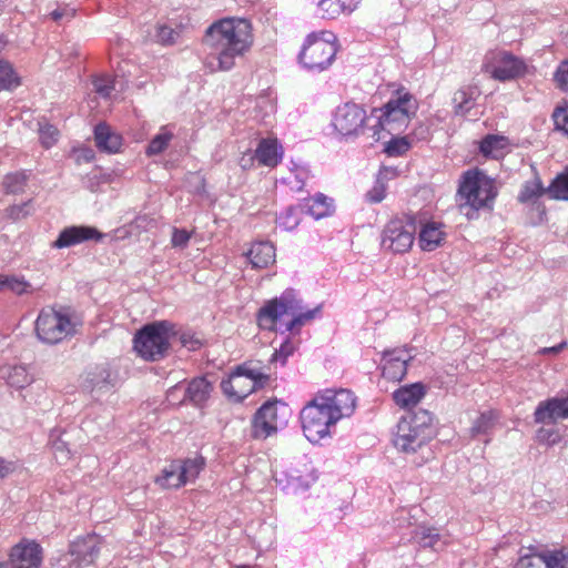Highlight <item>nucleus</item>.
Instances as JSON below:
<instances>
[{"label": "nucleus", "instance_id": "obj_1", "mask_svg": "<svg viewBox=\"0 0 568 568\" xmlns=\"http://www.w3.org/2000/svg\"><path fill=\"white\" fill-rule=\"evenodd\" d=\"M254 36L250 20L226 17L214 21L205 31L204 44L210 52L206 67L215 71H229L235 65V59L243 57L253 45Z\"/></svg>", "mask_w": 568, "mask_h": 568}, {"label": "nucleus", "instance_id": "obj_2", "mask_svg": "<svg viewBox=\"0 0 568 568\" xmlns=\"http://www.w3.org/2000/svg\"><path fill=\"white\" fill-rule=\"evenodd\" d=\"M293 290L285 291L280 297L268 301L257 314V323L262 329L293 332L296 327L314 318L316 310L303 311Z\"/></svg>", "mask_w": 568, "mask_h": 568}, {"label": "nucleus", "instance_id": "obj_3", "mask_svg": "<svg viewBox=\"0 0 568 568\" xmlns=\"http://www.w3.org/2000/svg\"><path fill=\"white\" fill-rule=\"evenodd\" d=\"M417 112V102L409 93L392 98L383 108L373 109L369 114V139L381 141L387 135L404 132Z\"/></svg>", "mask_w": 568, "mask_h": 568}, {"label": "nucleus", "instance_id": "obj_4", "mask_svg": "<svg viewBox=\"0 0 568 568\" xmlns=\"http://www.w3.org/2000/svg\"><path fill=\"white\" fill-rule=\"evenodd\" d=\"M432 415L425 409L407 412L398 422L393 438L395 447L415 453L432 438Z\"/></svg>", "mask_w": 568, "mask_h": 568}, {"label": "nucleus", "instance_id": "obj_5", "mask_svg": "<svg viewBox=\"0 0 568 568\" xmlns=\"http://www.w3.org/2000/svg\"><path fill=\"white\" fill-rule=\"evenodd\" d=\"M270 374L253 361L237 365L227 378L221 382L223 394L233 402H242L254 390L264 387Z\"/></svg>", "mask_w": 568, "mask_h": 568}, {"label": "nucleus", "instance_id": "obj_6", "mask_svg": "<svg viewBox=\"0 0 568 568\" xmlns=\"http://www.w3.org/2000/svg\"><path fill=\"white\" fill-rule=\"evenodd\" d=\"M173 327L166 321L145 325L133 338L134 351L145 361L162 359L169 351L170 338L174 334Z\"/></svg>", "mask_w": 568, "mask_h": 568}, {"label": "nucleus", "instance_id": "obj_7", "mask_svg": "<svg viewBox=\"0 0 568 568\" xmlns=\"http://www.w3.org/2000/svg\"><path fill=\"white\" fill-rule=\"evenodd\" d=\"M336 52V37L329 31H322L307 36L298 59L304 68L323 71L332 64Z\"/></svg>", "mask_w": 568, "mask_h": 568}, {"label": "nucleus", "instance_id": "obj_8", "mask_svg": "<svg viewBox=\"0 0 568 568\" xmlns=\"http://www.w3.org/2000/svg\"><path fill=\"white\" fill-rule=\"evenodd\" d=\"M369 115L366 110L355 103L345 102L338 105L333 112V130L345 140H353L361 135L369 138Z\"/></svg>", "mask_w": 568, "mask_h": 568}, {"label": "nucleus", "instance_id": "obj_9", "mask_svg": "<svg viewBox=\"0 0 568 568\" xmlns=\"http://www.w3.org/2000/svg\"><path fill=\"white\" fill-rule=\"evenodd\" d=\"M458 194L464 200L460 207L478 211L487 206L496 196L494 180L480 171H467L463 175Z\"/></svg>", "mask_w": 568, "mask_h": 568}, {"label": "nucleus", "instance_id": "obj_10", "mask_svg": "<svg viewBox=\"0 0 568 568\" xmlns=\"http://www.w3.org/2000/svg\"><path fill=\"white\" fill-rule=\"evenodd\" d=\"M481 71L494 80L507 82L526 75L529 67L509 51L490 50L484 57Z\"/></svg>", "mask_w": 568, "mask_h": 568}, {"label": "nucleus", "instance_id": "obj_11", "mask_svg": "<svg viewBox=\"0 0 568 568\" xmlns=\"http://www.w3.org/2000/svg\"><path fill=\"white\" fill-rule=\"evenodd\" d=\"M36 334L42 343L54 345L74 334V324L65 313L47 307L37 317Z\"/></svg>", "mask_w": 568, "mask_h": 568}, {"label": "nucleus", "instance_id": "obj_12", "mask_svg": "<svg viewBox=\"0 0 568 568\" xmlns=\"http://www.w3.org/2000/svg\"><path fill=\"white\" fill-rule=\"evenodd\" d=\"M300 418L303 433L311 443H318L321 439L329 437L331 427L336 424L317 395L303 407Z\"/></svg>", "mask_w": 568, "mask_h": 568}, {"label": "nucleus", "instance_id": "obj_13", "mask_svg": "<svg viewBox=\"0 0 568 568\" xmlns=\"http://www.w3.org/2000/svg\"><path fill=\"white\" fill-rule=\"evenodd\" d=\"M417 231L413 216L390 220L382 235V246L393 253H405L413 246Z\"/></svg>", "mask_w": 568, "mask_h": 568}, {"label": "nucleus", "instance_id": "obj_14", "mask_svg": "<svg viewBox=\"0 0 568 568\" xmlns=\"http://www.w3.org/2000/svg\"><path fill=\"white\" fill-rule=\"evenodd\" d=\"M336 420L349 417L356 408V397L348 389H324L316 394Z\"/></svg>", "mask_w": 568, "mask_h": 568}, {"label": "nucleus", "instance_id": "obj_15", "mask_svg": "<svg viewBox=\"0 0 568 568\" xmlns=\"http://www.w3.org/2000/svg\"><path fill=\"white\" fill-rule=\"evenodd\" d=\"M284 423L278 413V403L266 402L253 417L252 436L256 439H265L276 433Z\"/></svg>", "mask_w": 568, "mask_h": 568}, {"label": "nucleus", "instance_id": "obj_16", "mask_svg": "<svg viewBox=\"0 0 568 568\" xmlns=\"http://www.w3.org/2000/svg\"><path fill=\"white\" fill-rule=\"evenodd\" d=\"M104 234L90 225H71L64 227L52 242L51 247L57 250L68 248L85 242H101Z\"/></svg>", "mask_w": 568, "mask_h": 568}, {"label": "nucleus", "instance_id": "obj_17", "mask_svg": "<svg viewBox=\"0 0 568 568\" xmlns=\"http://www.w3.org/2000/svg\"><path fill=\"white\" fill-rule=\"evenodd\" d=\"M101 540L97 535H88L72 541L69 548L71 562L75 568H83L94 562L100 552Z\"/></svg>", "mask_w": 568, "mask_h": 568}, {"label": "nucleus", "instance_id": "obj_18", "mask_svg": "<svg viewBox=\"0 0 568 568\" xmlns=\"http://www.w3.org/2000/svg\"><path fill=\"white\" fill-rule=\"evenodd\" d=\"M413 358L406 348L387 349L383 353V376L399 382L407 373V364Z\"/></svg>", "mask_w": 568, "mask_h": 568}, {"label": "nucleus", "instance_id": "obj_19", "mask_svg": "<svg viewBox=\"0 0 568 568\" xmlns=\"http://www.w3.org/2000/svg\"><path fill=\"white\" fill-rule=\"evenodd\" d=\"M13 568H38L42 561V549L36 541H22L10 552Z\"/></svg>", "mask_w": 568, "mask_h": 568}, {"label": "nucleus", "instance_id": "obj_20", "mask_svg": "<svg viewBox=\"0 0 568 568\" xmlns=\"http://www.w3.org/2000/svg\"><path fill=\"white\" fill-rule=\"evenodd\" d=\"M284 150L277 139H261L256 149L255 156L258 165L275 168L283 159Z\"/></svg>", "mask_w": 568, "mask_h": 568}, {"label": "nucleus", "instance_id": "obj_21", "mask_svg": "<svg viewBox=\"0 0 568 568\" xmlns=\"http://www.w3.org/2000/svg\"><path fill=\"white\" fill-rule=\"evenodd\" d=\"M94 140L98 149L106 153H118L122 146V136L105 123L95 126Z\"/></svg>", "mask_w": 568, "mask_h": 568}, {"label": "nucleus", "instance_id": "obj_22", "mask_svg": "<svg viewBox=\"0 0 568 568\" xmlns=\"http://www.w3.org/2000/svg\"><path fill=\"white\" fill-rule=\"evenodd\" d=\"M300 209L315 220H320L329 216L334 212V204L332 199L323 193H317L313 197L305 199L300 203Z\"/></svg>", "mask_w": 568, "mask_h": 568}, {"label": "nucleus", "instance_id": "obj_23", "mask_svg": "<svg viewBox=\"0 0 568 568\" xmlns=\"http://www.w3.org/2000/svg\"><path fill=\"white\" fill-rule=\"evenodd\" d=\"M424 396L425 387L420 383L403 386L393 393L396 405L407 409V412H412L410 408L416 406Z\"/></svg>", "mask_w": 568, "mask_h": 568}, {"label": "nucleus", "instance_id": "obj_24", "mask_svg": "<svg viewBox=\"0 0 568 568\" xmlns=\"http://www.w3.org/2000/svg\"><path fill=\"white\" fill-rule=\"evenodd\" d=\"M561 409L560 398L552 397L540 402L534 413V419L537 424L556 423L558 419H566Z\"/></svg>", "mask_w": 568, "mask_h": 568}, {"label": "nucleus", "instance_id": "obj_25", "mask_svg": "<svg viewBox=\"0 0 568 568\" xmlns=\"http://www.w3.org/2000/svg\"><path fill=\"white\" fill-rule=\"evenodd\" d=\"M323 18L335 19L352 13L361 0H314Z\"/></svg>", "mask_w": 568, "mask_h": 568}, {"label": "nucleus", "instance_id": "obj_26", "mask_svg": "<svg viewBox=\"0 0 568 568\" xmlns=\"http://www.w3.org/2000/svg\"><path fill=\"white\" fill-rule=\"evenodd\" d=\"M246 255L253 267L265 268L275 262V247L270 242H257Z\"/></svg>", "mask_w": 568, "mask_h": 568}, {"label": "nucleus", "instance_id": "obj_27", "mask_svg": "<svg viewBox=\"0 0 568 568\" xmlns=\"http://www.w3.org/2000/svg\"><path fill=\"white\" fill-rule=\"evenodd\" d=\"M442 225L435 222L426 223L419 232V245L423 251H434L444 241Z\"/></svg>", "mask_w": 568, "mask_h": 568}, {"label": "nucleus", "instance_id": "obj_28", "mask_svg": "<svg viewBox=\"0 0 568 568\" xmlns=\"http://www.w3.org/2000/svg\"><path fill=\"white\" fill-rule=\"evenodd\" d=\"M213 389L212 384L204 377H197L190 382L185 389V396L196 406L204 404Z\"/></svg>", "mask_w": 568, "mask_h": 568}, {"label": "nucleus", "instance_id": "obj_29", "mask_svg": "<svg viewBox=\"0 0 568 568\" xmlns=\"http://www.w3.org/2000/svg\"><path fill=\"white\" fill-rule=\"evenodd\" d=\"M1 376L11 387L24 388L33 382V377L24 366H9L1 369Z\"/></svg>", "mask_w": 568, "mask_h": 568}, {"label": "nucleus", "instance_id": "obj_30", "mask_svg": "<svg viewBox=\"0 0 568 568\" xmlns=\"http://www.w3.org/2000/svg\"><path fill=\"white\" fill-rule=\"evenodd\" d=\"M176 463L180 468V476L183 477L185 484L194 481L205 466V460L201 456L180 459Z\"/></svg>", "mask_w": 568, "mask_h": 568}, {"label": "nucleus", "instance_id": "obj_31", "mask_svg": "<svg viewBox=\"0 0 568 568\" xmlns=\"http://www.w3.org/2000/svg\"><path fill=\"white\" fill-rule=\"evenodd\" d=\"M156 483L164 488H180L185 485L183 477L180 476V468L176 460L172 462L162 470L161 476L156 478Z\"/></svg>", "mask_w": 568, "mask_h": 568}, {"label": "nucleus", "instance_id": "obj_32", "mask_svg": "<svg viewBox=\"0 0 568 568\" xmlns=\"http://www.w3.org/2000/svg\"><path fill=\"white\" fill-rule=\"evenodd\" d=\"M21 84L20 77L11 63L0 60V91H11Z\"/></svg>", "mask_w": 568, "mask_h": 568}, {"label": "nucleus", "instance_id": "obj_33", "mask_svg": "<svg viewBox=\"0 0 568 568\" xmlns=\"http://www.w3.org/2000/svg\"><path fill=\"white\" fill-rule=\"evenodd\" d=\"M498 415L494 410L481 413L473 423L470 428L471 436L487 435L494 428Z\"/></svg>", "mask_w": 568, "mask_h": 568}, {"label": "nucleus", "instance_id": "obj_34", "mask_svg": "<svg viewBox=\"0 0 568 568\" xmlns=\"http://www.w3.org/2000/svg\"><path fill=\"white\" fill-rule=\"evenodd\" d=\"M547 194L554 200L568 201V168L552 180Z\"/></svg>", "mask_w": 568, "mask_h": 568}, {"label": "nucleus", "instance_id": "obj_35", "mask_svg": "<svg viewBox=\"0 0 568 568\" xmlns=\"http://www.w3.org/2000/svg\"><path fill=\"white\" fill-rule=\"evenodd\" d=\"M173 139V133L169 131L165 126H162L160 132L153 136L146 146L145 153L149 156L161 154L166 150L171 140Z\"/></svg>", "mask_w": 568, "mask_h": 568}, {"label": "nucleus", "instance_id": "obj_36", "mask_svg": "<svg viewBox=\"0 0 568 568\" xmlns=\"http://www.w3.org/2000/svg\"><path fill=\"white\" fill-rule=\"evenodd\" d=\"M453 103L455 113L464 116L475 106L474 93L465 89L457 90L454 93Z\"/></svg>", "mask_w": 568, "mask_h": 568}, {"label": "nucleus", "instance_id": "obj_37", "mask_svg": "<svg viewBox=\"0 0 568 568\" xmlns=\"http://www.w3.org/2000/svg\"><path fill=\"white\" fill-rule=\"evenodd\" d=\"M545 193H547V187L545 189L542 186V183L539 178H535L534 180L527 181L524 184V186L518 195V200L521 203H528V202H532V201L537 200Z\"/></svg>", "mask_w": 568, "mask_h": 568}, {"label": "nucleus", "instance_id": "obj_38", "mask_svg": "<svg viewBox=\"0 0 568 568\" xmlns=\"http://www.w3.org/2000/svg\"><path fill=\"white\" fill-rule=\"evenodd\" d=\"M389 170L387 168H383L379 170L375 184L373 187L366 193V200L369 203H379L385 199L386 195V184L385 179Z\"/></svg>", "mask_w": 568, "mask_h": 568}, {"label": "nucleus", "instance_id": "obj_39", "mask_svg": "<svg viewBox=\"0 0 568 568\" xmlns=\"http://www.w3.org/2000/svg\"><path fill=\"white\" fill-rule=\"evenodd\" d=\"M546 568H568V548L541 550Z\"/></svg>", "mask_w": 568, "mask_h": 568}, {"label": "nucleus", "instance_id": "obj_40", "mask_svg": "<svg viewBox=\"0 0 568 568\" xmlns=\"http://www.w3.org/2000/svg\"><path fill=\"white\" fill-rule=\"evenodd\" d=\"M390 136V140L387 141L384 146V152L388 156H400L412 148L410 141L407 136Z\"/></svg>", "mask_w": 568, "mask_h": 568}, {"label": "nucleus", "instance_id": "obj_41", "mask_svg": "<svg viewBox=\"0 0 568 568\" xmlns=\"http://www.w3.org/2000/svg\"><path fill=\"white\" fill-rule=\"evenodd\" d=\"M110 368L106 364L97 365L89 374L88 379L92 388H103L110 384Z\"/></svg>", "mask_w": 568, "mask_h": 568}, {"label": "nucleus", "instance_id": "obj_42", "mask_svg": "<svg viewBox=\"0 0 568 568\" xmlns=\"http://www.w3.org/2000/svg\"><path fill=\"white\" fill-rule=\"evenodd\" d=\"M28 176L23 172L9 173L4 176L3 187L8 194H18L24 191Z\"/></svg>", "mask_w": 568, "mask_h": 568}, {"label": "nucleus", "instance_id": "obj_43", "mask_svg": "<svg viewBox=\"0 0 568 568\" xmlns=\"http://www.w3.org/2000/svg\"><path fill=\"white\" fill-rule=\"evenodd\" d=\"M505 148V139L497 135H487L480 143V152L486 156L498 158Z\"/></svg>", "mask_w": 568, "mask_h": 568}, {"label": "nucleus", "instance_id": "obj_44", "mask_svg": "<svg viewBox=\"0 0 568 568\" xmlns=\"http://www.w3.org/2000/svg\"><path fill=\"white\" fill-rule=\"evenodd\" d=\"M300 204L297 206H290L276 219V223L280 227L292 231L300 224Z\"/></svg>", "mask_w": 568, "mask_h": 568}, {"label": "nucleus", "instance_id": "obj_45", "mask_svg": "<svg viewBox=\"0 0 568 568\" xmlns=\"http://www.w3.org/2000/svg\"><path fill=\"white\" fill-rule=\"evenodd\" d=\"M413 538L424 548H434L439 541V534L435 528L420 527L415 530Z\"/></svg>", "mask_w": 568, "mask_h": 568}, {"label": "nucleus", "instance_id": "obj_46", "mask_svg": "<svg viewBox=\"0 0 568 568\" xmlns=\"http://www.w3.org/2000/svg\"><path fill=\"white\" fill-rule=\"evenodd\" d=\"M515 568H546L541 551L536 547L529 548V552L521 555Z\"/></svg>", "mask_w": 568, "mask_h": 568}, {"label": "nucleus", "instance_id": "obj_47", "mask_svg": "<svg viewBox=\"0 0 568 568\" xmlns=\"http://www.w3.org/2000/svg\"><path fill=\"white\" fill-rule=\"evenodd\" d=\"M39 138L41 141V144L49 149L52 145H54L59 138V131L55 126L44 123L39 126Z\"/></svg>", "mask_w": 568, "mask_h": 568}, {"label": "nucleus", "instance_id": "obj_48", "mask_svg": "<svg viewBox=\"0 0 568 568\" xmlns=\"http://www.w3.org/2000/svg\"><path fill=\"white\" fill-rule=\"evenodd\" d=\"M94 91L102 98H110L114 90V80L109 75H99L93 80Z\"/></svg>", "mask_w": 568, "mask_h": 568}, {"label": "nucleus", "instance_id": "obj_49", "mask_svg": "<svg viewBox=\"0 0 568 568\" xmlns=\"http://www.w3.org/2000/svg\"><path fill=\"white\" fill-rule=\"evenodd\" d=\"M193 235V232H189L185 229L173 227L171 236V245L174 248L183 250L189 245V242Z\"/></svg>", "mask_w": 568, "mask_h": 568}, {"label": "nucleus", "instance_id": "obj_50", "mask_svg": "<svg viewBox=\"0 0 568 568\" xmlns=\"http://www.w3.org/2000/svg\"><path fill=\"white\" fill-rule=\"evenodd\" d=\"M155 37L160 43H162L164 45H169V44L175 43V41L179 37V32L171 27L161 24V26L156 27Z\"/></svg>", "mask_w": 568, "mask_h": 568}, {"label": "nucleus", "instance_id": "obj_51", "mask_svg": "<svg viewBox=\"0 0 568 568\" xmlns=\"http://www.w3.org/2000/svg\"><path fill=\"white\" fill-rule=\"evenodd\" d=\"M554 80L559 89L568 91V59L559 63L555 71Z\"/></svg>", "mask_w": 568, "mask_h": 568}, {"label": "nucleus", "instance_id": "obj_52", "mask_svg": "<svg viewBox=\"0 0 568 568\" xmlns=\"http://www.w3.org/2000/svg\"><path fill=\"white\" fill-rule=\"evenodd\" d=\"M294 351H295L294 344L290 339H286L284 343H282L280 349H276L273 353L271 361L272 362L281 361L282 365H284L287 357L291 356L294 353Z\"/></svg>", "mask_w": 568, "mask_h": 568}, {"label": "nucleus", "instance_id": "obj_53", "mask_svg": "<svg viewBox=\"0 0 568 568\" xmlns=\"http://www.w3.org/2000/svg\"><path fill=\"white\" fill-rule=\"evenodd\" d=\"M552 116L556 128L568 135V105L565 108H557Z\"/></svg>", "mask_w": 568, "mask_h": 568}, {"label": "nucleus", "instance_id": "obj_54", "mask_svg": "<svg viewBox=\"0 0 568 568\" xmlns=\"http://www.w3.org/2000/svg\"><path fill=\"white\" fill-rule=\"evenodd\" d=\"M30 202L12 205L7 210V214L12 220H20L30 214Z\"/></svg>", "mask_w": 568, "mask_h": 568}, {"label": "nucleus", "instance_id": "obj_55", "mask_svg": "<svg viewBox=\"0 0 568 568\" xmlns=\"http://www.w3.org/2000/svg\"><path fill=\"white\" fill-rule=\"evenodd\" d=\"M7 290H10L11 292L21 295L24 292H27V288L29 287V283L26 282L23 278L14 277V276H7L6 282Z\"/></svg>", "mask_w": 568, "mask_h": 568}, {"label": "nucleus", "instance_id": "obj_56", "mask_svg": "<svg viewBox=\"0 0 568 568\" xmlns=\"http://www.w3.org/2000/svg\"><path fill=\"white\" fill-rule=\"evenodd\" d=\"M52 447L59 463H64L70 458V449L64 440H55Z\"/></svg>", "mask_w": 568, "mask_h": 568}, {"label": "nucleus", "instance_id": "obj_57", "mask_svg": "<svg viewBox=\"0 0 568 568\" xmlns=\"http://www.w3.org/2000/svg\"><path fill=\"white\" fill-rule=\"evenodd\" d=\"M537 437L540 442L547 443L549 446L556 445L560 437L557 432L552 429L540 428L537 432Z\"/></svg>", "mask_w": 568, "mask_h": 568}, {"label": "nucleus", "instance_id": "obj_58", "mask_svg": "<svg viewBox=\"0 0 568 568\" xmlns=\"http://www.w3.org/2000/svg\"><path fill=\"white\" fill-rule=\"evenodd\" d=\"M256 161L255 151H246L239 159V164L243 170H250L253 168L254 162Z\"/></svg>", "mask_w": 568, "mask_h": 568}, {"label": "nucleus", "instance_id": "obj_59", "mask_svg": "<svg viewBox=\"0 0 568 568\" xmlns=\"http://www.w3.org/2000/svg\"><path fill=\"white\" fill-rule=\"evenodd\" d=\"M17 468H18V464L16 462L0 458V479L12 474L13 471L17 470Z\"/></svg>", "mask_w": 568, "mask_h": 568}, {"label": "nucleus", "instance_id": "obj_60", "mask_svg": "<svg viewBox=\"0 0 568 568\" xmlns=\"http://www.w3.org/2000/svg\"><path fill=\"white\" fill-rule=\"evenodd\" d=\"M74 16V10L70 8L55 9L51 12V18L54 21H60L64 18L71 19Z\"/></svg>", "mask_w": 568, "mask_h": 568}, {"label": "nucleus", "instance_id": "obj_61", "mask_svg": "<svg viewBox=\"0 0 568 568\" xmlns=\"http://www.w3.org/2000/svg\"><path fill=\"white\" fill-rule=\"evenodd\" d=\"M566 346H567V343L566 342H561L557 346L544 347L542 349H540V353L541 354H557L560 351H562Z\"/></svg>", "mask_w": 568, "mask_h": 568}, {"label": "nucleus", "instance_id": "obj_62", "mask_svg": "<svg viewBox=\"0 0 568 568\" xmlns=\"http://www.w3.org/2000/svg\"><path fill=\"white\" fill-rule=\"evenodd\" d=\"M180 390V386L175 385L172 388L168 390L166 398L169 402H172L174 399L175 394Z\"/></svg>", "mask_w": 568, "mask_h": 568}, {"label": "nucleus", "instance_id": "obj_63", "mask_svg": "<svg viewBox=\"0 0 568 568\" xmlns=\"http://www.w3.org/2000/svg\"><path fill=\"white\" fill-rule=\"evenodd\" d=\"M561 409H564V416L568 418V396L560 398Z\"/></svg>", "mask_w": 568, "mask_h": 568}, {"label": "nucleus", "instance_id": "obj_64", "mask_svg": "<svg viewBox=\"0 0 568 568\" xmlns=\"http://www.w3.org/2000/svg\"><path fill=\"white\" fill-rule=\"evenodd\" d=\"M6 282H7V276L0 275V291L6 290V286H7Z\"/></svg>", "mask_w": 568, "mask_h": 568}]
</instances>
